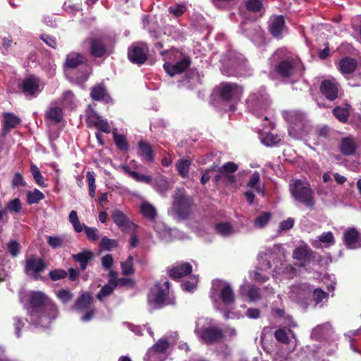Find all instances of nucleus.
Here are the masks:
<instances>
[{
    "mask_svg": "<svg viewBox=\"0 0 361 361\" xmlns=\"http://www.w3.org/2000/svg\"><path fill=\"white\" fill-rule=\"evenodd\" d=\"M30 302V322L36 327H48L58 315L56 305L41 291L32 292Z\"/></svg>",
    "mask_w": 361,
    "mask_h": 361,
    "instance_id": "1",
    "label": "nucleus"
},
{
    "mask_svg": "<svg viewBox=\"0 0 361 361\" xmlns=\"http://www.w3.org/2000/svg\"><path fill=\"white\" fill-rule=\"evenodd\" d=\"M271 60L276 62L274 71L284 80L293 82L302 77L305 68L300 59L286 49H279Z\"/></svg>",
    "mask_w": 361,
    "mask_h": 361,
    "instance_id": "2",
    "label": "nucleus"
},
{
    "mask_svg": "<svg viewBox=\"0 0 361 361\" xmlns=\"http://www.w3.org/2000/svg\"><path fill=\"white\" fill-rule=\"evenodd\" d=\"M289 191L297 205L313 209L316 204L314 192L309 183L301 180H293L289 184Z\"/></svg>",
    "mask_w": 361,
    "mask_h": 361,
    "instance_id": "3",
    "label": "nucleus"
},
{
    "mask_svg": "<svg viewBox=\"0 0 361 361\" xmlns=\"http://www.w3.org/2000/svg\"><path fill=\"white\" fill-rule=\"evenodd\" d=\"M169 282L166 280L157 283L148 294L147 301L150 310L163 306L173 304V300L169 298Z\"/></svg>",
    "mask_w": 361,
    "mask_h": 361,
    "instance_id": "4",
    "label": "nucleus"
},
{
    "mask_svg": "<svg viewBox=\"0 0 361 361\" xmlns=\"http://www.w3.org/2000/svg\"><path fill=\"white\" fill-rule=\"evenodd\" d=\"M195 333L207 343L218 342L223 337L222 331L214 326L213 320L204 317H200L197 320Z\"/></svg>",
    "mask_w": 361,
    "mask_h": 361,
    "instance_id": "5",
    "label": "nucleus"
},
{
    "mask_svg": "<svg viewBox=\"0 0 361 361\" xmlns=\"http://www.w3.org/2000/svg\"><path fill=\"white\" fill-rule=\"evenodd\" d=\"M210 297L214 303L220 299L227 306L233 305L235 301V293L231 284L219 279L213 280Z\"/></svg>",
    "mask_w": 361,
    "mask_h": 361,
    "instance_id": "6",
    "label": "nucleus"
},
{
    "mask_svg": "<svg viewBox=\"0 0 361 361\" xmlns=\"http://www.w3.org/2000/svg\"><path fill=\"white\" fill-rule=\"evenodd\" d=\"M270 105L269 97L264 88L252 92L246 100V108L257 117L262 116Z\"/></svg>",
    "mask_w": 361,
    "mask_h": 361,
    "instance_id": "7",
    "label": "nucleus"
},
{
    "mask_svg": "<svg viewBox=\"0 0 361 361\" xmlns=\"http://www.w3.org/2000/svg\"><path fill=\"white\" fill-rule=\"evenodd\" d=\"M284 118L290 123L288 132L290 136L299 139L307 133V122L305 116L297 111L284 112Z\"/></svg>",
    "mask_w": 361,
    "mask_h": 361,
    "instance_id": "8",
    "label": "nucleus"
},
{
    "mask_svg": "<svg viewBox=\"0 0 361 361\" xmlns=\"http://www.w3.org/2000/svg\"><path fill=\"white\" fill-rule=\"evenodd\" d=\"M192 200L185 195L183 190L178 189L173 195L171 211L178 217L187 218L192 209Z\"/></svg>",
    "mask_w": 361,
    "mask_h": 361,
    "instance_id": "9",
    "label": "nucleus"
},
{
    "mask_svg": "<svg viewBox=\"0 0 361 361\" xmlns=\"http://www.w3.org/2000/svg\"><path fill=\"white\" fill-rule=\"evenodd\" d=\"M93 298L89 292L82 293L75 301L74 307L79 312H85V314L81 317L82 322L90 321L94 314V310L92 307Z\"/></svg>",
    "mask_w": 361,
    "mask_h": 361,
    "instance_id": "10",
    "label": "nucleus"
},
{
    "mask_svg": "<svg viewBox=\"0 0 361 361\" xmlns=\"http://www.w3.org/2000/svg\"><path fill=\"white\" fill-rule=\"evenodd\" d=\"M20 88L25 97L31 99L36 97L42 92L43 85L38 78L30 75L21 82Z\"/></svg>",
    "mask_w": 361,
    "mask_h": 361,
    "instance_id": "11",
    "label": "nucleus"
},
{
    "mask_svg": "<svg viewBox=\"0 0 361 361\" xmlns=\"http://www.w3.org/2000/svg\"><path fill=\"white\" fill-rule=\"evenodd\" d=\"M243 94V88L235 83L223 82L219 85V96L226 102L236 103Z\"/></svg>",
    "mask_w": 361,
    "mask_h": 361,
    "instance_id": "12",
    "label": "nucleus"
},
{
    "mask_svg": "<svg viewBox=\"0 0 361 361\" xmlns=\"http://www.w3.org/2000/svg\"><path fill=\"white\" fill-rule=\"evenodd\" d=\"M259 255V262L261 260H267V263H264L266 265V269H270L272 267L271 263L276 264V266H278L277 264L282 262L283 259L285 257V252L283 249L281 245H275L272 247L267 250L266 252L264 255Z\"/></svg>",
    "mask_w": 361,
    "mask_h": 361,
    "instance_id": "13",
    "label": "nucleus"
},
{
    "mask_svg": "<svg viewBox=\"0 0 361 361\" xmlns=\"http://www.w3.org/2000/svg\"><path fill=\"white\" fill-rule=\"evenodd\" d=\"M241 30L257 45L264 42V32L259 25L253 22H243L240 25Z\"/></svg>",
    "mask_w": 361,
    "mask_h": 361,
    "instance_id": "14",
    "label": "nucleus"
},
{
    "mask_svg": "<svg viewBox=\"0 0 361 361\" xmlns=\"http://www.w3.org/2000/svg\"><path fill=\"white\" fill-rule=\"evenodd\" d=\"M46 268L44 261L35 256H31L25 260V271L35 279H38L39 274L43 272Z\"/></svg>",
    "mask_w": 361,
    "mask_h": 361,
    "instance_id": "15",
    "label": "nucleus"
},
{
    "mask_svg": "<svg viewBox=\"0 0 361 361\" xmlns=\"http://www.w3.org/2000/svg\"><path fill=\"white\" fill-rule=\"evenodd\" d=\"M147 54L148 48L143 43H136L128 48V57L134 63H144L147 59Z\"/></svg>",
    "mask_w": 361,
    "mask_h": 361,
    "instance_id": "16",
    "label": "nucleus"
},
{
    "mask_svg": "<svg viewBox=\"0 0 361 361\" xmlns=\"http://www.w3.org/2000/svg\"><path fill=\"white\" fill-rule=\"evenodd\" d=\"M114 222L124 232L134 233L137 229V225L131 221L129 218L121 210L115 209L111 214Z\"/></svg>",
    "mask_w": 361,
    "mask_h": 361,
    "instance_id": "17",
    "label": "nucleus"
},
{
    "mask_svg": "<svg viewBox=\"0 0 361 361\" xmlns=\"http://www.w3.org/2000/svg\"><path fill=\"white\" fill-rule=\"evenodd\" d=\"M312 288L307 283L293 285L289 291L290 298L295 302L302 301L312 293Z\"/></svg>",
    "mask_w": 361,
    "mask_h": 361,
    "instance_id": "18",
    "label": "nucleus"
},
{
    "mask_svg": "<svg viewBox=\"0 0 361 361\" xmlns=\"http://www.w3.org/2000/svg\"><path fill=\"white\" fill-rule=\"evenodd\" d=\"M343 241L348 249L360 248L361 233L353 227L348 228L343 233Z\"/></svg>",
    "mask_w": 361,
    "mask_h": 361,
    "instance_id": "19",
    "label": "nucleus"
},
{
    "mask_svg": "<svg viewBox=\"0 0 361 361\" xmlns=\"http://www.w3.org/2000/svg\"><path fill=\"white\" fill-rule=\"evenodd\" d=\"M293 257L298 261L299 266L305 267L314 258V252L307 245H301L294 250Z\"/></svg>",
    "mask_w": 361,
    "mask_h": 361,
    "instance_id": "20",
    "label": "nucleus"
},
{
    "mask_svg": "<svg viewBox=\"0 0 361 361\" xmlns=\"http://www.w3.org/2000/svg\"><path fill=\"white\" fill-rule=\"evenodd\" d=\"M339 85L334 79H327L322 82L320 91L325 97L333 101L338 96Z\"/></svg>",
    "mask_w": 361,
    "mask_h": 361,
    "instance_id": "21",
    "label": "nucleus"
},
{
    "mask_svg": "<svg viewBox=\"0 0 361 361\" xmlns=\"http://www.w3.org/2000/svg\"><path fill=\"white\" fill-rule=\"evenodd\" d=\"M274 337L277 341L283 344H288L291 342V338L293 339L292 351L294 350L298 345V340L295 333L289 329L279 328L276 329L274 332Z\"/></svg>",
    "mask_w": 361,
    "mask_h": 361,
    "instance_id": "22",
    "label": "nucleus"
},
{
    "mask_svg": "<svg viewBox=\"0 0 361 361\" xmlns=\"http://www.w3.org/2000/svg\"><path fill=\"white\" fill-rule=\"evenodd\" d=\"M270 33L276 38H281L285 30V20L283 16H273L269 21Z\"/></svg>",
    "mask_w": 361,
    "mask_h": 361,
    "instance_id": "23",
    "label": "nucleus"
},
{
    "mask_svg": "<svg viewBox=\"0 0 361 361\" xmlns=\"http://www.w3.org/2000/svg\"><path fill=\"white\" fill-rule=\"evenodd\" d=\"M310 243L315 248L329 247L336 243L334 234L331 231L324 232L315 239L311 240Z\"/></svg>",
    "mask_w": 361,
    "mask_h": 361,
    "instance_id": "24",
    "label": "nucleus"
},
{
    "mask_svg": "<svg viewBox=\"0 0 361 361\" xmlns=\"http://www.w3.org/2000/svg\"><path fill=\"white\" fill-rule=\"evenodd\" d=\"M238 166L232 161H228L219 168L218 171L224 176V181L227 185H231L236 180L233 173L238 170Z\"/></svg>",
    "mask_w": 361,
    "mask_h": 361,
    "instance_id": "25",
    "label": "nucleus"
},
{
    "mask_svg": "<svg viewBox=\"0 0 361 361\" xmlns=\"http://www.w3.org/2000/svg\"><path fill=\"white\" fill-rule=\"evenodd\" d=\"M190 60L188 58H184L175 64H171L166 62L164 64L165 71L170 75L173 76L176 74L183 73L190 65Z\"/></svg>",
    "mask_w": 361,
    "mask_h": 361,
    "instance_id": "26",
    "label": "nucleus"
},
{
    "mask_svg": "<svg viewBox=\"0 0 361 361\" xmlns=\"http://www.w3.org/2000/svg\"><path fill=\"white\" fill-rule=\"evenodd\" d=\"M240 293L247 298L250 301H256L260 299L259 289L250 284H244L240 287Z\"/></svg>",
    "mask_w": 361,
    "mask_h": 361,
    "instance_id": "27",
    "label": "nucleus"
},
{
    "mask_svg": "<svg viewBox=\"0 0 361 361\" xmlns=\"http://www.w3.org/2000/svg\"><path fill=\"white\" fill-rule=\"evenodd\" d=\"M85 58L82 54L72 52L66 56L64 64L66 68L73 69L85 63Z\"/></svg>",
    "mask_w": 361,
    "mask_h": 361,
    "instance_id": "28",
    "label": "nucleus"
},
{
    "mask_svg": "<svg viewBox=\"0 0 361 361\" xmlns=\"http://www.w3.org/2000/svg\"><path fill=\"white\" fill-rule=\"evenodd\" d=\"M192 266L189 263H183L169 270V275L172 279H179L192 271Z\"/></svg>",
    "mask_w": 361,
    "mask_h": 361,
    "instance_id": "29",
    "label": "nucleus"
},
{
    "mask_svg": "<svg viewBox=\"0 0 361 361\" xmlns=\"http://www.w3.org/2000/svg\"><path fill=\"white\" fill-rule=\"evenodd\" d=\"M332 331L330 323L326 322L317 326L312 329L311 336L312 338L319 340L329 336Z\"/></svg>",
    "mask_w": 361,
    "mask_h": 361,
    "instance_id": "30",
    "label": "nucleus"
},
{
    "mask_svg": "<svg viewBox=\"0 0 361 361\" xmlns=\"http://www.w3.org/2000/svg\"><path fill=\"white\" fill-rule=\"evenodd\" d=\"M90 96L92 99L96 101L104 100L107 102L109 99V97L106 93V88L102 83L97 84L92 87Z\"/></svg>",
    "mask_w": 361,
    "mask_h": 361,
    "instance_id": "31",
    "label": "nucleus"
},
{
    "mask_svg": "<svg viewBox=\"0 0 361 361\" xmlns=\"http://www.w3.org/2000/svg\"><path fill=\"white\" fill-rule=\"evenodd\" d=\"M356 145L353 137H348L343 138L340 145V149L345 155H352L355 153Z\"/></svg>",
    "mask_w": 361,
    "mask_h": 361,
    "instance_id": "32",
    "label": "nucleus"
},
{
    "mask_svg": "<svg viewBox=\"0 0 361 361\" xmlns=\"http://www.w3.org/2000/svg\"><path fill=\"white\" fill-rule=\"evenodd\" d=\"M4 129L8 131L16 128L20 123V119L13 113H4L3 114Z\"/></svg>",
    "mask_w": 361,
    "mask_h": 361,
    "instance_id": "33",
    "label": "nucleus"
},
{
    "mask_svg": "<svg viewBox=\"0 0 361 361\" xmlns=\"http://www.w3.org/2000/svg\"><path fill=\"white\" fill-rule=\"evenodd\" d=\"M140 212L145 218L151 221L154 220L157 215L156 208L146 201L141 203L140 206Z\"/></svg>",
    "mask_w": 361,
    "mask_h": 361,
    "instance_id": "34",
    "label": "nucleus"
},
{
    "mask_svg": "<svg viewBox=\"0 0 361 361\" xmlns=\"http://www.w3.org/2000/svg\"><path fill=\"white\" fill-rule=\"evenodd\" d=\"M171 347V344L166 338H161L151 348L157 351L165 360L168 356V350Z\"/></svg>",
    "mask_w": 361,
    "mask_h": 361,
    "instance_id": "35",
    "label": "nucleus"
},
{
    "mask_svg": "<svg viewBox=\"0 0 361 361\" xmlns=\"http://www.w3.org/2000/svg\"><path fill=\"white\" fill-rule=\"evenodd\" d=\"M357 66V61L355 59L350 57H345L339 62V69L345 74L353 73Z\"/></svg>",
    "mask_w": 361,
    "mask_h": 361,
    "instance_id": "36",
    "label": "nucleus"
},
{
    "mask_svg": "<svg viewBox=\"0 0 361 361\" xmlns=\"http://www.w3.org/2000/svg\"><path fill=\"white\" fill-rule=\"evenodd\" d=\"M138 154L148 161H154V154L151 145L144 141H140L138 143Z\"/></svg>",
    "mask_w": 361,
    "mask_h": 361,
    "instance_id": "37",
    "label": "nucleus"
},
{
    "mask_svg": "<svg viewBox=\"0 0 361 361\" xmlns=\"http://www.w3.org/2000/svg\"><path fill=\"white\" fill-rule=\"evenodd\" d=\"M350 106L348 104H344L336 106L333 110V114L341 122H345L350 115Z\"/></svg>",
    "mask_w": 361,
    "mask_h": 361,
    "instance_id": "38",
    "label": "nucleus"
},
{
    "mask_svg": "<svg viewBox=\"0 0 361 361\" xmlns=\"http://www.w3.org/2000/svg\"><path fill=\"white\" fill-rule=\"evenodd\" d=\"M90 51L94 57H102L106 52V47L100 39H92L90 42Z\"/></svg>",
    "mask_w": 361,
    "mask_h": 361,
    "instance_id": "39",
    "label": "nucleus"
},
{
    "mask_svg": "<svg viewBox=\"0 0 361 361\" xmlns=\"http://www.w3.org/2000/svg\"><path fill=\"white\" fill-rule=\"evenodd\" d=\"M274 271L276 274H283L286 276L287 278L293 279L296 276L297 270L290 264L281 263L280 267H275Z\"/></svg>",
    "mask_w": 361,
    "mask_h": 361,
    "instance_id": "40",
    "label": "nucleus"
},
{
    "mask_svg": "<svg viewBox=\"0 0 361 361\" xmlns=\"http://www.w3.org/2000/svg\"><path fill=\"white\" fill-rule=\"evenodd\" d=\"M260 179V174L258 171H255L250 176L249 181L247 183V188L249 189L255 190L257 193L262 195H264L263 187L258 185Z\"/></svg>",
    "mask_w": 361,
    "mask_h": 361,
    "instance_id": "41",
    "label": "nucleus"
},
{
    "mask_svg": "<svg viewBox=\"0 0 361 361\" xmlns=\"http://www.w3.org/2000/svg\"><path fill=\"white\" fill-rule=\"evenodd\" d=\"M92 257V253L90 251H85L73 255V259L80 264L82 271L87 268V263Z\"/></svg>",
    "mask_w": 361,
    "mask_h": 361,
    "instance_id": "42",
    "label": "nucleus"
},
{
    "mask_svg": "<svg viewBox=\"0 0 361 361\" xmlns=\"http://www.w3.org/2000/svg\"><path fill=\"white\" fill-rule=\"evenodd\" d=\"M124 171L128 174L132 178L137 182H142L145 183H150L152 178L149 176L139 173L136 171H131L128 166H123Z\"/></svg>",
    "mask_w": 361,
    "mask_h": 361,
    "instance_id": "43",
    "label": "nucleus"
},
{
    "mask_svg": "<svg viewBox=\"0 0 361 361\" xmlns=\"http://www.w3.org/2000/svg\"><path fill=\"white\" fill-rule=\"evenodd\" d=\"M190 165L191 161L190 159H180L176 164L178 174L183 178L188 177Z\"/></svg>",
    "mask_w": 361,
    "mask_h": 361,
    "instance_id": "44",
    "label": "nucleus"
},
{
    "mask_svg": "<svg viewBox=\"0 0 361 361\" xmlns=\"http://www.w3.org/2000/svg\"><path fill=\"white\" fill-rule=\"evenodd\" d=\"M153 186L157 192L164 193L169 190V185L168 180L164 177L160 176L154 179Z\"/></svg>",
    "mask_w": 361,
    "mask_h": 361,
    "instance_id": "45",
    "label": "nucleus"
},
{
    "mask_svg": "<svg viewBox=\"0 0 361 361\" xmlns=\"http://www.w3.org/2000/svg\"><path fill=\"white\" fill-rule=\"evenodd\" d=\"M45 116L46 118L58 123L62 119V110L60 107L51 106Z\"/></svg>",
    "mask_w": 361,
    "mask_h": 361,
    "instance_id": "46",
    "label": "nucleus"
},
{
    "mask_svg": "<svg viewBox=\"0 0 361 361\" xmlns=\"http://www.w3.org/2000/svg\"><path fill=\"white\" fill-rule=\"evenodd\" d=\"M44 198V195L37 189L27 192V203L28 204H37Z\"/></svg>",
    "mask_w": 361,
    "mask_h": 361,
    "instance_id": "47",
    "label": "nucleus"
},
{
    "mask_svg": "<svg viewBox=\"0 0 361 361\" xmlns=\"http://www.w3.org/2000/svg\"><path fill=\"white\" fill-rule=\"evenodd\" d=\"M116 286H117L115 285L113 281H109L108 283L103 286L99 291L97 295V298L99 300H102L104 298L110 295Z\"/></svg>",
    "mask_w": 361,
    "mask_h": 361,
    "instance_id": "48",
    "label": "nucleus"
},
{
    "mask_svg": "<svg viewBox=\"0 0 361 361\" xmlns=\"http://www.w3.org/2000/svg\"><path fill=\"white\" fill-rule=\"evenodd\" d=\"M113 136L116 147L121 151H127L128 149V143L124 135L118 134L116 132H114Z\"/></svg>",
    "mask_w": 361,
    "mask_h": 361,
    "instance_id": "49",
    "label": "nucleus"
},
{
    "mask_svg": "<svg viewBox=\"0 0 361 361\" xmlns=\"http://www.w3.org/2000/svg\"><path fill=\"white\" fill-rule=\"evenodd\" d=\"M271 217V214L270 212H262L255 219V227L257 228H262L264 227L269 221Z\"/></svg>",
    "mask_w": 361,
    "mask_h": 361,
    "instance_id": "50",
    "label": "nucleus"
},
{
    "mask_svg": "<svg viewBox=\"0 0 361 361\" xmlns=\"http://www.w3.org/2000/svg\"><path fill=\"white\" fill-rule=\"evenodd\" d=\"M47 244L53 249H56L63 246L65 243V238L59 235L47 236Z\"/></svg>",
    "mask_w": 361,
    "mask_h": 361,
    "instance_id": "51",
    "label": "nucleus"
},
{
    "mask_svg": "<svg viewBox=\"0 0 361 361\" xmlns=\"http://www.w3.org/2000/svg\"><path fill=\"white\" fill-rule=\"evenodd\" d=\"M280 137L277 135L273 133H267L265 136L261 135L262 142L268 147H271L279 142Z\"/></svg>",
    "mask_w": 361,
    "mask_h": 361,
    "instance_id": "52",
    "label": "nucleus"
},
{
    "mask_svg": "<svg viewBox=\"0 0 361 361\" xmlns=\"http://www.w3.org/2000/svg\"><path fill=\"white\" fill-rule=\"evenodd\" d=\"M30 171L32 173V175L35 179V183L41 186V187H46V184L44 183V178L41 174V172L38 167L35 164H31L30 166Z\"/></svg>",
    "mask_w": 361,
    "mask_h": 361,
    "instance_id": "53",
    "label": "nucleus"
},
{
    "mask_svg": "<svg viewBox=\"0 0 361 361\" xmlns=\"http://www.w3.org/2000/svg\"><path fill=\"white\" fill-rule=\"evenodd\" d=\"M259 264L260 267L257 268L254 272V279L258 282H264L269 279V276L263 274L262 271L269 269H266V265L264 264V262H259Z\"/></svg>",
    "mask_w": 361,
    "mask_h": 361,
    "instance_id": "54",
    "label": "nucleus"
},
{
    "mask_svg": "<svg viewBox=\"0 0 361 361\" xmlns=\"http://www.w3.org/2000/svg\"><path fill=\"white\" fill-rule=\"evenodd\" d=\"M216 231L223 236H228L233 233V228L229 223H220L216 225Z\"/></svg>",
    "mask_w": 361,
    "mask_h": 361,
    "instance_id": "55",
    "label": "nucleus"
},
{
    "mask_svg": "<svg viewBox=\"0 0 361 361\" xmlns=\"http://www.w3.org/2000/svg\"><path fill=\"white\" fill-rule=\"evenodd\" d=\"M133 257L129 256L125 262L121 263V267L123 275L128 276L134 273V269L133 268Z\"/></svg>",
    "mask_w": 361,
    "mask_h": 361,
    "instance_id": "56",
    "label": "nucleus"
},
{
    "mask_svg": "<svg viewBox=\"0 0 361 361\" xmlns=\"http://www.w3.org/2000/svg\"><path fill=\"white\" fill-rule=\"evenodd\" d=\"M87 179L89 186V195L93 198L94 197L96 185H95V174L93 171L87 172Z\"/></svg>",
    "mask_w": 361,
    "mask_h": 361,
    "instance_id": "57",
    "label": "nucleus"
},
{
    "mask_svg": "<svg viewBox=\"0 0 361 361\" xmlns=\"http://www.w3.org/2000/svg\"><path fill=\"white\" fill-rule=\"evenodd\" d=\"M187 11V6L185 4H178L173 6H171L169 8L170 13L173 14L176 17L182 16Z\"/></svg>",
    "mask_w": 361,
    "mask_h": 361,
    "instance_id": "58",
    "label": "nucleus"
},
{
    "mask_svg": "<svg viewBox=\"0 0 361 361\" xmlns=\"http://www.w3.org/2000/svg\"><path fill=\"white\" fill-rule=\"evenodd\" d=\"M22 209V204L18 198L8 202L6 204V209L10 212L19 213Z\"/></svg>",
    "mask_w": 361,
    "mask_h": 361,
    "instance_id": "59",
    "label": "nucleus"
},
{
    "mask_svg": "<svg viewBox=\"0 0 361 361\" xmlns=\"http://www.w3.org/2000/svg\"><path fill=\"white\" fill-rule=\"evenodd\" d=\"M276 316L280 318H284V324L289 326H296V324L293 322L292 317L289 315H286V312L283 309H275L274 310Z\"/></svg>",
    "mask_w": 361,
    "mask_h": 361,
    "instance_id": "60",
    "label": "nucleus"
},
{
    "mask_svg": "<svg viewBox=\"0 0 361 361\" xmlns=\"http://www.w3.org/2000/svg\"><path fill=\"white\" fill-rule=\"evenodd\" d=\"M145 361H164L165 359L152 348H149L144 357Z\"/></svg>",
    "mask_w": 361,
    "mask_h": 361,
    "instance_id": "61",
    "label": "nucleus"
},
{
    "mask_svg": "<svg viewBox=\"0 0 361 361\" xmlns=\"http://www.w3.org/2000/svg\"><path fill=\"white\" fill-rule=\"evenodd\" d=\"M118 243L116 240L110 239L107 237L102 238L100 242V247L106 250H111L116 247Z\"/></svg>",
    "mask_w": 361,
    "mask_h": 361,
    "instance_id": "62",
    "label": "nucleus"
},
{
    "mask_svg": "<svg viewBox=\"0 0 361 361\" xmlns=\"http://www.w3.org/2000/svg\"><path fill=\"white\" fill-rule=\"evenodd\" d=\"M329 293L324 292L321 288H315L313 290V300L317 305L321 303L323 300H327Z\"/></svg>",
    "mask_w": 361,
    "mask_h": 361,
    "instance_id": "63",
    "label": "nucleus"
},
{
    "mask_svg": "<svg viewBox=\"0 0 361 361\" xmlns=\"http://www.w3.org/2000/svg\"><path fill=\"white\" fill-rule=\"evenodd\" d=\"M198 279L196 276H190V280L182 284L183 289L188 292H192L195 288Z\"/></svg>",
    "mask_w": 361,
    "mask_h": 361,
    "instance_id": "64",
    "label": "nucleus"
}]
</instances>
